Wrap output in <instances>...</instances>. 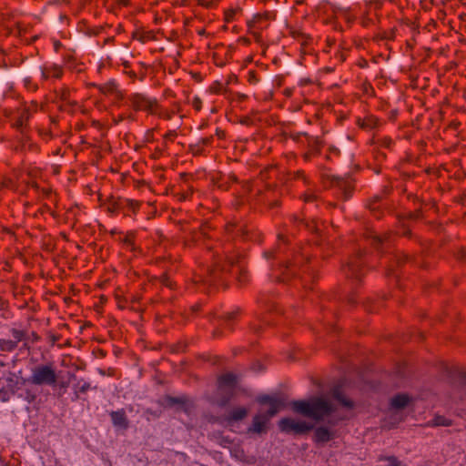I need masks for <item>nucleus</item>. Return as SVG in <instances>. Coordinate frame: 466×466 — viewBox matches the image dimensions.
I'll list each match as a JSON object with an SVG mask.
<instances>
[{
	"label": "nucleus",
	"mask_w": 466,
	"mask_h": 466,
	"mask_svg": "<svg viewBox=\"0 0 466 466\" xmlns=\"http://www.w3.org/2000/svg\"><path fill=\"white\" fill-rule=\"evenodd\" d=\"M292 410L309 420L298 417H286L279 421V428L287 433H304L314 427L313 421L328 420L333 422L335 408L329 398L324 396L313 397L306 400L291 403Z\"/></svg>",
	"instance_id": "1"
},
{
	"label": "nucleus",
	"mask_w": 466,
	"mask_h": 466,
	"mask_svg": "<svg viewBox=\"0 0 466 466\" xmlns=\"http://www.w3.org/2000/svg\"><path fill=\"white\" fill-rule=\"evenodd\" d=\"M17 376L13 373L9 372L8 376L6 377V381L8 382V387L13 389L15 385L17 384Z\"/></svg>",
	"instance_id": "12"
},
{
	"label": "nucleus",
	"mask_w": 466,
	"mask_h": 466,
	"mask_svg": "<svg viewBox=\"0 0 466 466\" xmlns=\"http://www.w3.org/2000/svg\"><path fill=\"white\" fill-rule=\"evenodd\" d=\"M259 401L268 406L267 410H259L254 417L249 431L255 433L265 432L270 419L281 409L283 403L279 398L265 396Z\"/></svg>",
	"instance_id": "2"
},
{
	"label": "nucleus",
	"mask_w": 466,
	"mask_h": 466,
	"mask_svg": "<svg viewBox=\"0 0 466 466\" xmlns=\"http://www.w3.org/2000/svg\"><path fill=\"white\" fill-rule=\"evenodd\" d=\"M335 437V431L329 428L318 427L315 431V440L318 442H327Z\"/></svg>",
	"instance_id": "5"
},
{
	"label": "nucleus",
	"mask_w": 466,
	"mask_h": 466,
	"mask_svg": "<svg viewBox=\"0 0 466 466\" xmlns=\"http://www.w3.org/2000/svg\"><path fill=\"white\" fill-rule=\"evenodd\" d=\"M236 381V377L233 374H227L221 378V385H232Z\"/></svg>",
	"instance_id": "11"
},
{
	"label": "nucleus",
	"mask_w": 466,
	"mask_h": 466,
	"mask_svg": "<svg viewBox=\"0 0 466 466\" xmlns=\"http://www.w3.org/2000/svg\"><path fill=\"white\" fill-rule=\"evenodd\" d=\"M410 400V397L406 394H399L392 398L390 411L394 416V420L389 421L388 424L390 426L395 425L402 419L401 414L399 412V410L406 407L409 404Z\"/></svg>",
	"instance_id": "4"
},
{
	"label": "nucleus",
	"mask_w": 466,
	"mask_h": 466,
	"mask_svg": "<svg viewBox=\"0 0 466 466\" xmlns=\"http://www.w3.org/2000/svg\"><path fill=\"white\" fill-rule=\"evenodd\" d=\"M111 419L116 427L126 429L127 427V420L123 410L112 411Z\"/></svg>",
	"instance_id": "6"
},
{
	"label": "nucleus",
	"mask_w": 466,
	"mask_h": 466,
	"mask_svg": "<svg viewBox=\"0 0 466 466\" xmlns=\"http://www.w3.org/2000/svg\"><path fill=\"white\" fill-rule=\"evenodd\" d=\"M14 336H15V338L16 339L15 341L17 342V341H20L22 339L23 333L20 332V331L15 330L14 331Z\"/></svg>",
	"instance_id": "16"
},
{
	"label": "nucleus",
	"mask_w": 466,
	"mask_h": 466,
	"mask_svg": "<svg viewBox=\"0 0 466 466\" xmlns=\"http://www.w3.org/2000/svg\"><path fill=\"white\" fill-rule=\"evenodd\" d=\"M433 424L437 426H446L449 425V420L443 417L438 416L434 419Z\"/></svg>",
	"instance_id": "15"
},
{
	"label": "nucleus",
	"mask_w": 466,
	"mask_h": 466,
	"mask_svg": "<svg viewBox=\"0 0 466 466\" xmlns=\"http://www.w3.org/2000/svg\"><path fill=\"white\" fill-rule=\"evenodd\" d=\"M56 49H57L60 46V44L58 42L55 43Z\"/></svg>",
	"instance_id": "22"
},
{
	"label": "nucleus",
	"mask_w": 466,
	"mask_h": 466,
	"mask_svg": "<svg viewBox=\"0 0 466 466\" xmlns=\"http://www.w3.org/2000/svg\"><path fill=\"white\" fill-rule=\"evenodd\" d=\"M105 205H106V208L109 212H114L116 209V200L114 197H110L107 203H105Z\"/></svg>",
	"instance_id": "14"
},
{
	"label": "nucleus",
	"mask_w": 466,
	"mask_h": 466,
	"mask_svg": "<svg viewBox=\"0 0 466 466\" xmlns=\"http://www.w3.org/2000/svg\"><path fill=\"white\" fill-rule=\"evenodd\" d=\"M247 415V410L245 408L239 407L235 409L229 417V420H238L243 419Z\"/></svg>",
	"instance_id": "7"
},
{
	"label": "nucleus",
	"mask_w": 466,
	"mask_h": 466,
	"mask_svg": "<svg viewBox=\"0 0 466 466\" xmlns=\"http://www.w3.org/2000/svg\"><path fill=\"white\" fill-rule=\"evenodd\" d=\"M60 75H61V70H60V68L56 67V68L52 69V76H55V77H59V76H60Z\"/></svg>",
	"instance_id": "17"
},
{
	"label": "nucleus",
	"mask_w": 466,
	"mask_h": 466,
	"mask_svg": "<svg viewBox=\"0 0 466 466\" xmlns=\"http://www.w3.org/2000/svg\"><path fill=\"white\" fill-rule=\"evenodd\" d=\"M382 466H401V464L395 458L389 457L383 460Z\"/></svg>",
	"instance_id": "13"
},
{
	"label": "nucleus",
	"mask_w": 466,
	"mask_h": 466,
	"mask_svg": "<svg viewBox=\"0 0 466 466\" xmlns=\"http://www.w3.org/2000/svg\"><path fill=\"white\" fill-rule=\"evenodd\" d=\"M29 117V115L28 113H25V115H23L18 122V125L19 126H22L23 125V121L24 119H27Z\"/></svg>",
	"instance_id": "18"
},
{
	"label": "nucleus",
	"mask_w": 466,
	"mask_h": 466,
	"mask_svg": "<svg viewBox=\"0 0 466 466\" xmlns=\"http://www.w3.org/2000/svg\"><path fill=\"white\" fill-rule=\"evenodd\" d=\"M117 2L119 5H127V0H117Z\"/></svg>",
	"instance_id": "20"
},
{
	"label": "nucleus",
	"mask_w": 466,
	"mask_h": 466,
	"mask_svg": "<svg viewBox=\"0 0 466 466\" xmlns=\"http://www.w3.org/2000/svg\"><path fill=\"white\" fill-rule=\"evenodd\" d=\"M50 75H51V72H50V71H48V72H43V76H44L45 78L48 77Z\"/></svg>",
	"instance_id": "19"
},
{
	"label": "nucleus",
	"mask_w": 466,
	"mask_h": 466,
	"mask_svg": "<svg viewBox=\"0 0 466 466\" xmlns=\"http://www.w3.org/2000/svg\"><path fill=\"white\" fill-rule=\"evenodd\" d=\"M4 362L3 361H0V366H4Z\"/></svg>",
	"instance_id": "23"
},
{
	"label": "nucleus",
	"mask_w": 466,
	"mask_h": 466,
	"mask_svg": "<svg viewBox=\"0 0 466 466\" xmlns=\"http://www.w3.org/2000/svg\"><path fill=\"white\" fill-rule=\"evenodd\" d=\"M334 398L341 404L343 405L344 407H347V408H351L352 407V402L346 399L342 394H340L339 392H337L335 391L334 392Z\"/></svg>",
	"instance_id": "10"
},
{
	"label": "nucleus",
	"mask_w": 466,
	"mask_h": 466,
	"mask_svg": "<svg viewBox=\"0 0 466 466\" xmlns=\"http://www.w3.org/2000/svg\"><path fill=\"white\" fill-rule=\"evenodd\" d=\"M16 347V341L0 339V350L1 351H11Z\"/></svg>",
	"instance_id": "8"
},
{
	"label": "nucleus",
	"mask_w": 466,
	"mask_h": 466,
	"mask_svg": "<svg viewBox=\"0 0 466 466\" xmlns=\"http://www.w3.org/2000/svg\"><path fill=\"white\" fill-rule=\"evenodd\" d=\"M101 91L104 94L114 95L116 97L118 96V91L116 86L113 83H108L101 87Z\"/></svg>",
	"instance_id": "9"
},
{
	"label": "nucleus",
	"mask_w": 466,
	"mask_h": 466,
	"mask_svg": "<svg viewBox=\"0 0 466 466\" xmlns=\"http://www.w3.org/2000/svg\"><path fill=\"white\" fill-rule=\"evenodd\" d=\"M30 381L35 385H53L56 382V375L51 366L41 365L34 369Z\"/></svg>",
	"instance_id": "3"
},
{
	"label": "nucleus",
	"mask_w": 466,
	"mask_h": 466,
	"mask_svg": "<svg viewBox=\"0 0 466 466\" xmlns=\"http://www.w3.org/2000/svg\"><path fill=\"white\" fill-rule=\"evenodd\" d=\"M147 112L149 110H151L153 112V109H151V106H149V101L147 100Z\"/></svg>",
	"instance_id": "21"
}]
</instances>
